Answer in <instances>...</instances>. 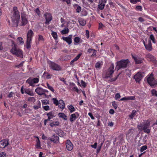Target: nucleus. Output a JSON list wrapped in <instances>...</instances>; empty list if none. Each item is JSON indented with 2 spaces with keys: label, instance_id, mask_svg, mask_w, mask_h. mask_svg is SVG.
Masks as SVG:
<instances>
[{
  "label": "nucleus",
  "instance_id": "nucleus-1",
  "mask_svg": "<svg viewBox=\"0 0 157 157\" xmlns=\"http://www.w3.org/2000/svg\"><path fill=\"white\" fill-rule=\"evenodd\" d=\"M13 12L11 16L12 21L13 22V26L17 27L18 26V21L20 18L19 12L17 7L14 6L13 8Z\"/></svg>",
  "mask_w": 157,
  "mask_h": 157
},
{
  "label": "nucleus",
  "instance_id": "nucleus-2",
  "mask_svg": "<svg viewBox=\"0 0 157 157\" xmlns=\"http://www.w3.org/2000/svg\"><path fill=\"white\" fill-rule=\"evenodd\" d=\"M150 125V121L148 120L144 121L139 125H138V127L139 129L141 130H143L144 132L148 134L150 131V129L148 128Z\"/></svg>",
  "mask_w": 157,
  "mask_h": 157
},
{
  "label": "nucleus",
  "instance_id": "nucleus-3",
  "mask_svg": "<svg viewBox=\"0 0 157 157\" xmlns=\"http://www.w3.org/2000/svg\"><path fill=\"white\" fill-rule=\"evenodd\" d=\"M129 63L130 61L128 59H122L117 62L116 68L117 71L121 69L125 68Z\"/></svg>",
  "mask_w": 157,
  "mask_h": 157
},
{
  "label": "nucleus",
  "instance_id": "nucleus-4",
  "mask_svg": "<svg viewBox=\"0 0 157 157\" xmlns=\"http://www.w3.org/2000/svg\"><path fill=\"white\" fill-rule=\"evenodd\" d=\"M12 42L14 45L10 50L11 52L13 54L15 55L18 57L22 58L23 55L21 50L17 47V45L14 44L13 41H12Z\"/></svg>",
  "mask_w": 157,
  "mask_h": 157
},
{
  "label": "nucleus",
  "instance_id": "nucleus-5",
  "mask_svg": "<svg viewBox=\"0 0 157 157\" xmlns=\"http://www.w3.org/2000/svg\"><path fill=\"white\" fill-rule=\"evenodd\" d=\"M147 83L152 87H155L157 85V80L155 79L152 73L147 76Z\"/></svg>",
  "mask_w": 157,
  "mask_h": 157
},
{
  "label": "nucleus",
  "instance_id": "nucleus-6",
  "mask_svg": "<svg viewBox=\"0 0 157 157\" xmlns=\"http://www.w3.org/2000/svg\"><path fill=\"white\" fill-rule=\"evenodd\" d=\"M35 91L38 95H44L45 97H47V95L45 94L46 92H48V91L46 90L43 89V88L40 87H37L35 90Z\"/></svg>",
  "mask_w": 157,
  "mask_h": 157
},
{
  "label": "nucleus",
  "instance_id": "nucleus-7",
  "mask_svg": "<svg viewBox=\"0 0 157 157\" xmlns=\"http://www.w3.org/2000/svg\"><path fill=\"white\" fill-rule=\"evenodd\" d=\"M114 65L113 64H112L108 69L106 73V76L107 77H112V74L114 72Z\"/></svg>",
  "mask_w": 157,
  "mask_h": 157
},
{
  "label": "nucleus",
  "instance_id": "nucleus-8",
  "mask_svg": "<svg viewBox=\"0 0 157 157\" xmlns=\"http://www.w3.org/2000/svg\"><path fill=\"white\" fill-rule=\"evenodd\" d=\"M49 66L51 68L54 70L59 71L61 70V68L59 65L53 62L50 63Z\"/></svg>",
  "mask_w": 157,
  "mask_h": 157
},
{
  "label": "nucleus",
  "instance_id": "nucleus-9",
  "mask_svg": "<svg viewBox=\"0 0 157 157\" xmlns=\"http://www.w3.org/2000/svg\"><path fill=\"white\" fill-rule=\"evenodd\" d=\"M143 76L142 73L139 72L134 76V78L136 82H139Z\"/></svg>",
  "mask_w": 157,
  "mask_h": 157
},
{
  "label": "nucleus",
  "instance_id": "nucleus-10",
  "mask_svg": "<svg viewBox=\"0 0 157 157\" xmlns=\"http://www.w3.org/2000/svg\"><path fill=\"white\" fill-rule=\"evenodd\" d=\"M46 19L45 24L48 25L49 22L52 19V17L51 14L49 13H46L44 14Z\"/></svg>",
  "mask_w": 157,
  "mask_h": 157
},
{
  "label": "nucleus",
  "instance_id": "nucleus-11",
  "mask_svg": "<svg viewBox=\"0 0 157 157\" xmlns=\"http://www.w3.org/2000/svg\"><path fill=\"white\" fill-rule=\"evenodd\" d=\"M79 116V114L77 112H76L74 113L71 114L70 119V121L71 122L75 120Z\"/></svg>",
  "mask_w": 157,
  "mask_h": 157
},
{
  "label": "nucleus",
  "instance_id": "nucleus-12",
  "mask_svg": "<svg viewBox=\"0 0 157 157\" xmlns=\"http://www.w3.org/2000/svg\"><path fill=\"white\" fill-rule=\"evenodd\" d=\"M66 147L67 149L69 151H71L73 147V145L70 140H68L67 141Z\"/></svg>",
  "mask_w": 157,
  "mask_h": 157
},
{
  "label": "nucleus",
  "instance_id": "nucleus-13",
  "mask_svg": "<svg viewBox=\"0 0 157 157\" xmlns=\"http://www.w3.org/2000/svg\"><path fill=\"white\" fill-rule=\"evenodd\" d=\"M72 35H70L68 37H63V39L67 42L69 44H70L72 43Z\"/></svg>",
  "mask_w": 157,
  "mask_h": 157
},
{
  "label": "nucleus",
  "instance_id": "nucleus-14",
  "mask_svg": "<svg viewBox=\"0 0 157 157\" xmlns=\"http://www.w3.org/2000/svg\"><path fill=\"white\" fill-rule=\"evenodd\" d=\"M50 140L51 141L54 143H57L59 141V138L55 134H54L52 136V138H50Z\"/></svg>",
  "mask_w": 157,
  "mask_h": 157
},
{
  "label": "nucleus",
  "instance_id": "nucleus-15",
  "mask_svg": "<svg viewBox=\"0 0 157 157\" xmlns=\"http://www.w3.org/2000/svg\"><path fill=\"white\" fill-rule=\"evenodd\" d=\"M9 143L8 141L5 140H2L0 141V147L4 148L8 145Z\"/></svg>",
  "mask_w": 157,
  "mask_h": 157
},
{
  "label": "nucleus",
  "instance_id": "nucleus-16",
  "mask_svg": "<svg viewBox=\"0 0 157 157\" xmlns=\"http://www.w3.org/2000/svg\"><path fill=\"white\" fill-rule=\"evenodd\" d=\"M135 99V98L134 96H128L127 97L123 98L121 99H120V101H127L129 100H133Z\"/></svg>",
  "mask_w": 157,
  "mask_h": 157
},
{
  "label": "nucleus",
  "instance_id": "nucleus-17",
  "mask_svg": "<svg viewBox=\"0 0 157 157\" xmlns=\"http://www.w3.org/2000/svg\"><path fill=\"white\" fill-rule=\"evenodd\" d=\"M145 48L146 49L149 51H151L152 50V45L150 40H149L148 41V44L145 45Z\"/></svg>",
  "mask_w": 157,
  "mask_h": 157
},
{
  "label": "nucleus",
  "instance_id": "nucleus-18",
  "mask_svg": "<svg viewBox=\"0 0 157 157\" xmlns=\"http://www.w3.org/2000/svg\"><path fill=\"white\" fill-rule=\"evenodd\" d=\"M22 21L20 24L21 26H24L26 25L28 23V21L27 19L24 17L21 16Z\"/></svg>",
  "mask_w": 157,
  "mask_h": 157
},
{
  "label": "nucleus",
  "instance_id": "nucleus-19",
  "mask_svg": "<svg viewBox=\"0 0 157 157\" xmlns=\"http://www.w3.org/2000/svg\"><path fill=\"white\" fill-rule=\"evenodd\" d=\"M147 57L151 61H152L154 63H156V59L154 58V56L150 54H148L146 55Z\"/></svg>",
  "mask_w": 157,
  "mask_h": 157
},
{
  "label": "nucleus",
  "instance_id": "nucleus-20",
  "mask_svg": "<svg viewBox=\"0 0 157 157\" xmlns=\"http://www.w3.org/2000/svg\"><path fill=\"white\" fill-rule=\"evenodd\" d=\"M58 104L59 107L62 109H63L65 107L64 103L62 100H59V101Z\"/></svg>",
  "mask_w": 157,
  "mask_h": 157
},
{
  "label": "nucleus",
  "instance_id": "nucleus-21",
  "mask_svg": "<svg viewBox=\"0 0 157 157\" xmlns=\"http://www.w3.org/2000/svg\"><path fill=\"white\" fill-rule=\"evenodd\" d=\"M32 38H27V39L26 43V48L27 49H29L30 48V43L31 41L32 40Z\"/></svg>",
  "mask_w": 157,
  "mask_h": 157
},
{
  "label": "nucleus",
  "instance_id": "nucleus-22",
  "mask_svg": "<svg viewBox=\"0 0 157 157\" xmlns=\"http://www.w3.org/2000/svg\"><path fill=\"white\" fill-rule=\"evenodd\" d=\"M78 20L80 25L83 26L86 25V21L85 20L82 18H78Z\"/></svg>",
  "mask_w": 157,
  "mask_h": 157
},
{
  "label": "nucleus",
  "instance_id": "nucleus-23",
  "mask_svg": "<svg viewBox=\"0 0 157 157\" xmlns=\"http://www.w3.org/2000/svg\"><path fill=\"white\" fill-rule=\"evenodd\" d=\"M58 116L59 117L65 120H67V116L63 113H59Z\"/></svg>",
  "mask_w": 157,
  "mask_h": 157
},
{
  "label": "nucleus",
  "instance_id": "nucleus-24",
  "mask_svg": "<svg viewBox=\"0 0 157 157\" xmlns=\"http://www.w3.org/2000/svg\"><path fill=\"white\" fill-rule=\"evenodd\" d=\"M34 33L33 32L31 29H30L29 30L28 32L27 33V38H32L33 36Z\"/></svg>",
  "mask_w": 157,
  "mask_h": 157
},
{
  "label": "nucleus",
  "instance_id": "nucleus-25",
  "mask_svg": "<svg viewBox=\"0 0 157 157\" xmlns=\"http://www.w3.org/2000/svg\"><path fill=\"white\" fill-rule=\"evenodd\" d=\"M75 8L76 7V12L79 13L81 12L82 10L81 7L77 4H75L74 5Z\"/></svg>",
  "mask_w": 157,
  "mask_h": 157
},
{
  "label": "nucleus",
  "instance_id": "nucleus-26",
  "mask_svg": "<svg viewBox=\"0 0 157 157\" xmlns=\"http://www.w3.org/2000/svg\"><path fill=\"white\" fill-rule=\"evenodd\" d=\"M81 56V54H78L75 58H74L73 60H72L70 62V64H72L74 62L77 60Z\"/></svg>",
  "mask_w": 157,
  "mask_h": 157
},
{
  "label": "nucleus",
  "instance_id": "nucleus-27",
  "mask_svg": "<svg viewBox=\"0 0 157 157\" xmlns=\"http://www.w3.org/2000/svg\"><path fill=\"white\" fill-rule=\"evenodd\" d=\"M36 137L37 139L36 140V147L38 149L41 148V147L40 145V140L38 137Z\"/></svg>",
  "mask_w": 157,
  "mask_h": 157
},
{
  "label": "nucleus",
  "instance_id": "nucleus-28",
  "mask_svg": "<svg viewBox=\"0 0 157 157\" xmlns=\"http://www.w3.org/2000/svg\"><path fill=\"white\" fill-rule=\"evenodd\" d=\"M25 93L30 96H33V93L29 89H25Z\"/></svg>",
  "mask_w": 157,
  "mask_h": 157
},
{
  "label": "nucleus",
  "instance_id": "nucleus-29",
  "mask_svg": "<svg viewBox=\"0 0 157 157\" xmlns=\"http://www.w3.org/2000/svg\"><path fill=\"white\" fill-rule=\"evenodd\" d=\"M123 135L122 134L120 135L117 138H116V140H118L119 143L121 142L123 140Z\"/></svg>",
  "mask_w": 157,
  "mask_h": 157
},
{
  "label": "nucleus",
  "instance_id": "nucleus-30",
  "mask_svg": "<svg viewBox=\"0 0 157 157\" xmlns=\"http://www.w3.org/2000/svg\"><path fill=\"white\" fill-rule=\"evenodd\" d=\"M23 39L21 37H18L17 39V42L19 43V44H24V41Z\"/></svg>",
  "mask_w": 157,
  "mask_h": 157
},
{
  "label": "nucleus",
  "instance_id": "nucleus-31",
  "mask_svg": "<svg viewBox=\"0 0 157 157\" xmlns=\"http://www.w3.org/2000/svg\"><path fill=\"white\" fill-rule=\"evenodd\" d=\"M33 81L32 79L31 78H29L26 81V83H28L29 84L30 86H33V85L34 83V82H33Z\"/></svg>",
  "mask_w": 157,
  "mask_h": 157
},
{
  "label": "nucleus",
  "instance_id": "nucleus-32",
  "mask_svg": "<svg viewBox=\"0 0 157 157\" xmlns=\"http://www.w3.org/2000/svg\"><path fill=\"white\" fill-rule=\"evenodd\" d=\"M59 124V122L58 121L53 122L50 124V125L51 127L56 126H58Z\"/></svg>",
  "mask_w": 157,
  "mask_h": 157
},
{
  "label": "nucleus",
  "instance_id": "nucleus-33",
  "mask_svg": "<svg viewBox=\"0 0 157 157\" xmlns=\"http://www.w3.org/2000/svg\"><path fill=\"white\" fill-rule=\"evenodd\" d=\"M68 107L71 113H72L75 110L74 107L72 105L68 106Z\"/></svg>",
  "mask_w": 157,
  "mask_h": 157
},
{
  "label": "nucleus",
  "instance_id": "nucleus-34",
  "mask_svg": "<svg viewBox=\"0 0 157 157\" xmlns=\"http://www.w3.org/2000/svg\"><path fill=\"white\" fill-rule=\"evenodd\" d=\"M40 106H41L40 102V101H38L37 102V105H34L33 106V108L35 109H39V108H40Z\"/></svg>",
  "mask_w": 157,
  "mask_h": 157
},
{
  "label": "nucleus",
  "instance_id": "nucleus-35",
  "mask_svg": "<svg viewBox=\"0 0 157 157\" xmlns=\"http://www.w3.org/2000/svg\"><path fill=\"white\" fill-rule=\"evenodd\" d=\"M99 4L98 5V8L100 10H102L104 9L105 4L101 3L99 2Z\"/></svg>",
  "mask_w": 157,
  "mask_h": 157
},
{
  "label": "nucleus",
  "instance_id": "nucleus-36",
  "mask_svg": "<svg viewBox=\"0 0 157 157\" xmlns=\"http://www.w3.org/2000/svg\"><path fill=\"white\" fill-rule=\"evenodd\" d=\"M69 32V29L68 28H65L63 30L61 31V33L63 34L68 33Z\"/></svg>",
  "mask_w": 157,
  "mask_h": 157
},
{
  "label": "nucleus",
  "instance_id": "nucleus-37",
  "mask_svg": "<svg viewBox=\"0 0 157 157\" xmlns=\"http://www.w3.org/2000/svg\"><path fill=\"white\" fill-rule=\"evenodd\" d=\"M47 115L48 116V117H50V119H51L54 117V116L52 112H50L47 113Z\"/></svg>",
  "mask_w": 157,
  "mask_h": 157
},
{
  "label": "nucleus",
  "instance_id": "nucleus-38",
  "mask_svg": "<svg viewBox=\"0 0 157 157\" xmlns=\"http://www.w3.org/2000/svg\"><path fill=\"white\" fill-rule=\"evenodd\" d=\"M136 111H133L131 114L129 115V117L131 119H132L136 115Z\"/></svg>",
  "mask_w": 157,
  "mask_h": 157
},
{
  "label": "nucleus",
  "instance_id": "nucleus-39",
  "mask_svg": "<svg viewBox=\"0 0 157 157\" xmlns=\"http://www.w3.org/2000/svg\"><path fill=\"white\" fill-rule=\"evenodd\" d=\"M47 86L48 89H49L52 92H54V90L52 86H50L48 83H47Z\"/></svg>",
  "mask_w": 157,
  "mask_h": 157
},
{
  "label": "nucleus",
  "instance_id": "nucleus-40",
  "mask_svg": "<svg viewBox=\"0 0 157 157\" xmlns=\"http://www.w3.org/2000/svg\"><path fill=\"white\" fill-rule=\"evenodd\" d=\"M142 60L141 59L137 57L135 61L136 63V64H140L142 62Z\"/></svg>",
  "mask_w": 157,
  "mask_h": 157
},
{
  "label": "nucleus",
  "instance_id": "nucleus-41",
  "mask_svg": "<svg viewBox=\"0 0 157 157\" xmlns=\"http://www.w3.org/2000/svg\"><path fill=\"white\" fill-rule=\"evenodd\" d=\"M52 35L53 38L55 39L56 40L57 39V35L56 32H52Z\"/></svg>",
  "mask_w": 157,
  "mask_h": 157
},
{
  "label": "nucleus",
  "instance_id": "nucleus-42",
  "mask_svg": "<svg viewBox=\"0 0 157 157\" xmlns=\"http://www.w3.org/2000/svg\"><path fill=\"white\" fill-rule=\"evenodd\" d=\"M151 94L153 96H155L157 97V91L154 89L152 90H151Z\"/></svg>",
  "mask_w": 157,
  "mask_h": 157
},
{
  "label": "nucleus",
  "instance_id": "nucleus-43",
  "mask_svg": "<svg viewBox=\"0 0 157 157\" xmlns=\"http://www.w3.org/2000/svg\"><path fill=\"white\" fill-rule=\"evenodd\" d=\"M38 40L39 41H44V39L43 36L41 35H38Z\"/></svg>",
  "mask_w": 157,
  "mask_h": 157
},
{
  "label": "nucleus",
  "instance_id": "nucleus-44",
  "mask_svg": "<svg viewBox=\"0 0 157 157\" xmlns=\"http://www.w3.org/2000/svg\"><path fill=\"white\" fill-rule=\"evenodd\" d=\"M52 100L53 101V103L55 104L56 105H58V101L56 98H53Z\"/></svg>",
  "mask_w": 157,
  "mask_h": 157
},
{
  "label": "nucleus",
  "instance_id": "nucleus-45",
  "mask_svg": "<svg viewBox=\"0 0 157 157\" xmlns=\"http://www.w3.org/2000/svg\"><path fill=\"white\" fill-rule=\"evenodd\" d=\"M147 148V146L146 145H144L140 149V151L142 152L144 150H146Z\"/></svg>",
  "mask_w": 157,
  "mask_h": 157
},
{
  "label": "nucleus",
  "instance_id": "nucleus-46",
  "mask_svg": "<svg viewBox=\"0 0 157 157\" xmlns=\"http://www.w3.org/2000/svg\"><path fill=\"white\" fill-rule=\"evenodd\" d=\"M121 97V96L119 93H117L115 96V98L116 100L119 99Z\"/></svg>",
  "mask_w": 157,
  "mask_h": 157
},
{
  "label": "nucleus",
  "instance_id": "nucleus-47",
  "mask_svg": "<svg viewBox=\"0 0 157 157\" xmlns=\"http://www.w3.org/2000/svg\"><path fill=\"white\" fill-rule=\"evenodd\" d=\"M80 38L78 37H75L74 40V41L75 43H78L80 41Z\"/></svg>",
  "mask_w": 157,
  "mask_h": 157
},
{
  "label": "nucleus",
  "instance_id": "nucleus-48",
  "mask_svg": "<svg viewBox=\"0 0 157 157\" xmlns=\"http://www.w3.org/2000/svg\"><path fill=\"white\" fill-rule=\"evenodd\" d=\"M35 11L38 16H40V12L38 8H37L36 9H35Z\"/></svg>",
  "mask_w": 157,
  "mask_h": 157
},
{
  "label": "nucleus",
  "instance_id": "nucleus-49",
  "mask_svg": "<svg viewBox=\"0 0 157 157\" xmlns=\"http://www.w3.org/2000/svg\"><path fill=\"white\" fill-rule=\"evenodd\" d=\"M24 62H22L21 63L15 66V67H17L19 68L20 67H22L23 66Z\"/></svg>",
  "mask_w": 157,
  "mask_h": 157
},
{
  "label": "nucleus",
  "instance_id": "nucleus-50",
  "mask_svg": "<svg viewBox=\"0 0 157 157\" xmlns=\"http://www.w3.org/2000/svg\"><path fill=\"white\" fill-rule=\"evenodd\" d=\"M135 130L134 129H131L129 130L128 131V134H132L133 133L134 131Z\"/></svg>",
  "mask_w": 157,
  "mask_h": 157
},
{
  "label": "nucleus",
  "instance_id": "nucleus-51",
  "mask_svg": "<svg viewBox=\"0 0 157 157\" xmlns=\"http://www.w3.org/2000/svg\"><path fill=\"white\" fill-rule=\"evenodd\" d=\"M140 0H130L131 3L133 4H136L138 2H140Z\"/></svg>",
  "mask_w": 157,
  "mask_h": 157
},
{
  "label": "nucleus",
  "instance_id": "nucleus-52",
  "mask_svg": "<svg viewBox=\"0 0 157 157\" xmlns=\"http://www.w3.org/2000/svg\"><path fill=\"white\" fill-rule=\"evenodd\" d=\"M33 81V82L34 83H37L39 81V79L37 78H35L33 79H32Z\"/></svg>",
  "mask_w": 157,
  "mask_h": 157
},
{
  "label": "nucleus",
  "instance_id": "nucleus-53",
  "mask_svg": "<svg viewBox=\"0 0 157 157\" xmlns=\"http://www.w3.org/2000/svg\"><path fill=\"white\" fill-rule=\"evenodd\" d=\"M112 105L114 107V108H115V109H116L117 108V105L116 104L115 101H114L113 102Z\"/></svg>",
  "mask_w": 157,
  "mask_h": 157
},
{
  "label": "nucleus",
  "instance_id": "nucleus-54",
  "mask_svg": "<svg viewBox=\"0 0 157 157\" xmlns=\"http://www.w3.org/2000/svg\"><path fill=\"white\" fill-rule=\"evenodd\" d=\"M6 154L4 152H2L0 153V157H5Z\"/></svg>",
  "mask_w": 157,
  "mask_h": 157
},
{
  "label": "nucleus",
  "instance_id": "nucleus-55",
  "mask_svg": "<svg viewBox=\"0 0 157 157\" xmlns=\"http://www.w3.org/2000/svg\"><path fill=\"white\" fill-rule=\"evenodd\" d=\"M43 108L46 111L48 110L49 109V107L48 105L43 106Z\"/></svg>",
  "mask_w": 157,
  "mask_h": 157
},
{
  "label": "nucleus",
  "instance_id": "nucleus-56",
  "mask_svg": "<svg viewBox=\"0 0 157 157\" xmlns=\"http://www.w3.org/2000/svg\"><path fill=\"white\" fill-rule=\"evenodd\" d=\"M136 10H140L141 11L142 10V7L141 6H138L136 7Z\"/></svg>",
  "mask_w": 157,
  "mask_h": 157
},
{
  "label": "nucleus",
  "instance_id": "nucleus-57",
  "mask_svg": "<svg viewBox=\"0 0 157 157\" xmlns=\"http://www.w3.org/2000/svg\"><path fill=\"white\" fill-rule=\"evenodd\" d=\"M82 85L84 87H86V83L83 80H82L81 82Z\"/></svg>",
  "mask_w": 157,
  "mask_h": 157
},
{
  "label": "nucleus",
  "instance_id": "nucleus-58",
  "mask_svg": "<svg viewBox=\"0 0 157 157\" xmlns=\"http://www.w3.org/2000/svg\"><path fill=\"white\" fill-rule=\"evenodd\" d=\"M97 52V51L95 50L94 49L93 52L92 54L91 55V56H96V53Z\"/></svg>",
  "mask_w": 157,
  "mask_h": 157
},
{
  "label": "nucleus",
  "instance_id": "nucleus-59",
  "mask_svg": "<svg viewBox=\"0 0 157 157\" xmlns=\"http://www.w3.org/2000/svg\"><path fill=\"white\" fill-rule=\"evenodd\" d=\"M97 145V143L95 142L93 145H91V147L93 148H96Z\"/></svg>",
  "mask_w": 157,
  "mask_h": 157
},
{
  "label": "nucleus",
  "instance_id": "nucleus-60",
  "mask_svg": "<svg viewBox=\"0 0 157 157\" xmlns=\"http://www.w3.org/2000/svg\"><path fill=\"white\" fill-rule=\"evenodd\" d=\"M119 74L116 77H115V78H112L111 79V82H113V81H115L117 79V78H118V77L119 76Z\"/></svg>",
  "mask_w": 157,
  "mask_h": 157
},
{
  "label": "nucleus",
  "instance_id": "nucleus-61",
  "mask_svg": "<svg viewBox=\"0 0 157 157\" xmlns=\"http://www.w3.org/2000/svg\"><path fill=\"white\" fill-rule=\"evenodd\" d=\"M119 74L116 77H115V78H112L111 79V82H113V81H115L117 79V78H118V77L119 76Z\"/></svg>",
  "mask_w": 157,
  "mask_h": 157
},
{
  "label": "nucleus",
  "instance_id": "nucleus-62",
  "mask_svg": "<svg viewBox=\"0 0 157 157\" xmlns=\"http://www.w3.org/2000/svg\"><path fill=\"white\" fill-rule=\"evenodd\" d=\"M95 67L96 68H98L100 67V63H97L95 65Z\"/></svg>",
  "mask_w": 157,
  "mask_h": 157
},
{
  "label": "nucleus",
  "instance_id": "nucleus-63",
  "mask_svg": "<svg viewBox=\"0 0 157 157\" xmlns=\"http://www.w3.org/2000/svg\"><path fill=\"white\" fill-rule=\"evenodd\" d=\"M88 114V115L92 119H94V117L93 116L92 114L91 113H89Z\"/></svg>",
  "mask_w": 157,
  "mask_h": 157
},
{
  "label": "nucleus",
  "instance_id": "nucleus-64",
  "mask_svg": "<svg viewBox=\"0 0 157 157\" xmlns=\"http://www.w3.org/2000/svg\"><path fill=\"white\" fill-rule=\"evenodd\" d=\"M104 26V25L101 23H99V29H101Z\"/></svg>",
  "mask_w": 157,
  "mask_h": 157
}]
</instances>
